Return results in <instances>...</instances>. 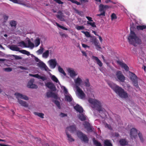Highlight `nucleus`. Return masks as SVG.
I'll list each match as a JSON object with an SVG mask.
<instances>
[{
  "instance_id": "nucleus-1",
  "label": "nucleus",
  "mask_w": 146,
  "mask_h": 146,
  "mask_svg": "<svg viewBox=\"0 0 146 146\" xmlns=\"http://www.w3.org/2000/svg\"><path fill=\"white\" fill-rule=\"evenodd\" d=\"M108 84L109 86L120 97L123 98H126L128 97V94L121 87L112 82H108Z\"/></svg>"
},
{
  "instance_id": "nucleus-2",
  "label": "nucleus",
  "mask_w": 146,
  "mask_h": 146,
  "mask_svg": "<svg viewBox=\"0 0 146 146\" xmlns=\"http://www.w3.org/2000/svg\"><path fill=\"white\" fill-rule=\"evenodd\" d=\"M88 101L91 104V107L93 109H96L102 115L103 117L106 116V111L102 107L100 102L95 99L89 98Z\"/></svg>"
},
{
  "instance_id": "nucleus-3",
  "label": "nucleus",
  "mask_w": 146,
  "mask_h": 146,
  "mask_svg": "<svg viewBox=\"0 0 146 146\" xmlns=\"http://www.w3.org/2000/svg\"><path fill=\"white\" fill-rule=\"evenodd\" d=\"M129 43L135 46V44H141V40L137 36L135 33L133 31H131L130 33L128 38Z\"/></svg>"
},
{
  "instance_id": "nucleus-4",
  "label": "nucleus",
  "mask_w": 146,
  "mask_h": 146,
  "mask_svg": "<svg viewBox=\"0 0 146 146\" xmlns=\"http://www.w3.org/2000/svg\"><path fill=\"white\" fill-rule=\"evenodd\" d=\"M15 95L16 96V98L18 99V102L21 106L26 107H27L28 106V104L26 102L19 99L21 98L27 100H29L28 97L27 96L18 93H15Z\"/></svg>"
},
{
  "instance_id": "nucleus-5",
  "label": "nucleus",
  "mask_w": 146,
  "mask_h": 146,
  "mask_svg": "<svg viewBox=\"0 0 146 146\" xmlns=\"http://www.w3.org/2000/svg\"><path fill=\"white\" fill-rule=\"evenodd\" d=\"M76 135L82 141L86 143H88L89 139L87 135L80 131H78L76 132Z\"/></svg>"
},
{
  "instance_id": "nucleus-6",
  "label": "nucleus",
  "mask_w": 146,
  "mask_h": 146,
  "mask_svg": "<svg viewBox=\"0 0 146 146\" xmlns=\"http://www.w3.org/2000/svg\"><path fill=\"white\" fill-rule=\"evenodd\" d=\"M130 78L132 82L133 85L136 88L139 87L138 84L137 77V76L132 72H130Z\"/></svg>"
},
{
  "instance_id": "nucleus-7",
  "label": "nucleus",
  "mask_w": 146,
  "mask_h": 146,
  "mask_svg": "<svg viewBox=\"0 0 146 146\" xmlns=\"http://www.w3.org/2000/svg\"><path fill=\"white\" fill-rule=\"evenodd\" d=\"M109 8V6L107 5H104L102 4H100L99 6V11L101 12V13L100 14L97 15V16L99 17H100L101 16H105V10Z\"/></svg>"
},
{
  "instance_id": "nucleus-8",
  "label": "nucleus",
  "mask_w": 146,
  "mask_h": 146,
  "mask_svg": "<svg viewBox=\"0 0 146 146\" xmlns=\"http://www.w3.org/2000/svg\"><path fill=\"white\" fill-rule=\"evenodd\" d=\"M91 37L90 41L92 43L94 44L96 49L98 50H100V49H102L98 41L97 40L95 36H91Z\"/></svg>"
},
{
  "instance_id": "nucleus-9",
  "label": "nucleus",
  "mask_w": 146,
  "mask_h": 146,
  "mask_svg": "<svg viewBox=\"0 0 146 146\" xmlns=\"http://www.w3.org/2000/svg\"><path fill=\"white\" fill-rule=\"evenodd\" d=\"M116 76L118 80L120 82H124L125 80V77L122 74L121 71L119 70L117 71L116 73Z\"/></svg>"
},
{
  "instance_id": "nucleus-10",
  "label": "nucleus",
  "mask_w": 146,
  "mask_h": 146,
  "mask_svg": "<svg viewBox=\"0 0 146 146\" xmlns=\"http://www.w3.org/2000/svg\"><path fill=\"white\" fill-rule=\"evenodd\" d=\"M64 96L66 101L70 102L73 100V98L71 95L69 94L67 91V89L64 87Z\"/></svg>"
},
{
  "instance_id": "nucleus-11",
  "label": "nucleus",
  "mask_w": 146,
  "mask_h": 146,
  "mask_svg": "<svg viewBox=\"0 0 146 146\" xmlns=\"http://www.w3.org/2000/svg\"><path fill=\"white\" fill-rule=\"evenodd\" d=\"M138 132L137 130L135 128H132L131 129L130 135L131 138L135 139L137 136Z\"/></svg>"
},
{
  "instance_id": "nucleus-12",
  "label": "nucleus",
  "mask_w": 146,
  "mask_h": 146,
  "mask_svg": "<svg viewBox=\"0 0 146 146\" xmlns=\"http://www.w3.org/2000/svg\"><path fill=\"white\" fill-rule=\"evenodd\" d=\"M48 62L50 67L52 69L55 68L57 64L56 60L55 59H50Z\"/></svg>"
},
{
  "instance_id": "nucleus-13",
  "label": "nucleus",
  "mask_w": 146,
  "mask_h": 146,
  "mask_svg": "<svg viewBox=\"0 0 146 146\" xmlns=\"http://www.w3.org/2000/svg\"><path fill=\"white\" fill-rule=\"evenodd\" d=\"M76 89L80 98L81 99L84 98L85 97V95L82 90L79 87H78V86H76Z\"/></svg>"
},
{
  "instance_id": "nucleus-14",
  "label": "nucleus",
  "mask_w": 146,
  "mask_h": 146,
  "mask_svg": "<svg viewBox=\"0 0 146 146\" xmlns=\"http://www.w3.org/2000/svg\"><path fill=\"white\" fill-rule=\"evenodd\" d=\"M34 81V79L30 80L27 86L28 88H31L36 89L38 88L37 86L33 84Z\"/></svg>"
},
{
  "instance_id": "nucleus-15",
  "label": "nucleus",
  "mask_w": 146,
  "mask_h": 146,
  "mask_svg": "<svg viewBox=\"0 0 146 146\" xmlns=\"http://www.w3.org/2000/svg\"><path fill=\"white\" fill-rule=\"evenodd\" d=\"M117 63L121 66V67L124 68L126 71H128L129 70V68L124 63L123 61L120 60L117 61Z\"/></svg>"
},
{
  "instance_id": "nucleus-16",
  "label": "nucleus",
  "mask_w": 146,
  "mask_h": 146,
  "mask_svg": "<svg viewBox=\"0 0 146 146\" xmlns=\"http://www.w3.org/2000/svg\"><path fill=\"white\" fill-rule=\"evenodd\" d=\"M74 82L75 84L76 88V86H80L82 82V80L79 77H78L76 79L74 80Z\"/></svg>"
},
{
  "instance_id": "nucleus-17",
  "label": "nucleus",
  "mask_w": 146,
  "mask_h": 146,
  "mask_svg": "<svg viewBox=\"0 0 146 146\" xmlns=\"http://www.w3.org/2000/svg\"><path fill=\"white\" fill-rule=\"evenodd\" d=\"M67 70L70 74V76L72 78H74L78 74L76 73L74 71L72 68H68Z\"/></svg>"
},
{
  "instance_id": "nucleus-18",
  "label": "nucleus",
  "mask_w": 146,
  "mask_h": 146,
  "mask_svg": "<svg viewBox=\"0 0 146 146\" xmlns=\"http://www.w3.org/2000/svg\"><path fill=\"white\" fill-rule=\"evenodd\" d=\"M29 75L30 76L35 77L38 79H41L43 81L46 80H47V78L45 76H40L38 74H29Z\"/></svg>"
},
{
  "instance_id": "nucleus-19",
  "label": "nucleus",
  "mask_w": 146,
  "mask_h": 146,
  "mask_svg": "<svg viewBox=\"0 0 146 146\" xmlns=\"http://www.w3.org/2000/svg\"><path fill=\"white\" fill-rule=\"evenodd\" d=\"M66 130L71 133H73L76 131V126L74 125L70 126L66 128Z\"/></svg>"
},
{
  "instance_id": "nucleus-20",
  "label": "nucleus",
  "mask_w": 146,
  "mask_h": 146,
  "mask_svg": "<svg viewBox=\"0 0 146 146\" xmlns=\"http://www.w3.org/2000/svg\"><path fill=\"white\" fill-rule=\"evenodd\" d=\"M46 86L50 89L54 91L56 89V87L52 83L48 82L45 84Z\"/></svg>"
},
{
  "instance_id": "nucleus-21",
  "label": "nucleus",
  "mask_w": 146,
  "mask_h": 146,
  "mask_svg": "<svg viewBox=\"0 0 146 146\" xmlns=\"http://www.w3.org/2000/svg\"><path fill=\"white\" fill-rule=\"evenodd\" d=\"M74 109L77 112L80 113H82L83 112V109L82 107L78 104H77L76 106H74Z\"/></svg>"
},
{
  "instance_id": "nucleus-22",
  "label": "nucleus",
  "mask_w": 146,
  "mask_h": 146,
  "mask_svg": "<svg viewBox=\"0 0 146 146\" xmlns=\"http://www.w3.org/2000/svg\"><path fill=\"white\" fill-rule=\"evenodd\" d=\"M38 65L40 68L43 69L46 71H47L48 69V68L45 64L42 62H39Z\"/></svg>"
},
{
  "instance_id": "nucleus-23",
  "label": "nucleus",
  "mask_w": 146,
  "mask_h": 146,
  "mask_svg": "<svg viewBox=\"0 0 146 146\" xmlns=\"http://www.w3.org/2000/svg\"><path fill=\"white\" fill-rule=\"evenodd\" d=\"M92 58L93 59L95 60L96 61L97 64H98L100 67H101L102 66V63L97 57L92 56Z\"/></svg>"
},
{
  "instance_id": "nucleus-24",
  "label": "nucleus",
  "mask_w": 146,
  "mask_h": 146,
  "mask_svg": "<svg viewBox=\"0 0 146 146\" xmlns=\"http://www.w3.org/2000/svg\"><path fill=\"white\" fill-rule=\"evenodd\" d=\"M56 17L60 20L61 21H64V19L63 18V13L60 11H59L58 12V15H56Z\"/></svg>"
},
{
  "instance_id": "nucleus-25",
  "label": "nucleus",
  "mask_w": 146,
  "mask_h": 146,
  "mask_svg": "<svg viewBox=\"0 0 146 146\" xmlns=\"http://www.w3.org/2000/svg\"><path fill=\"white\" fill-rule=\"evenodd\" d=\"M78 116L79 119L82 121H84L86 119V116L82 113L78 115Z\"/></svg>"
},
{
  "instance_id": "nucleus-26",
  "label": "nucleus",
  "mask_w": 146,
  "mask_h": 146,
  "mask_svg": "<svg viewBox=\"0 0 146 146\" xmlns=\"http://www.w3.org/2000/svg\"><path fill=\"white\" fill-rule=\"evenodd\" d=\"M119 143L121 146H125L128 145V142L126 139H121L119 141Z\"/></svg>"
},
{
  "instance_id": "nucleus-27",
  "label": "nucleus",
  "mask_w": 146,
  "mask_h": 146,
  "mask_svg": "<svg viewBox=\"0 0 146 146\" xmlns=\"http://www.w3.org/2000/svg\"><path fill=\"white\" fill-rule=\"evenodd\" d=\"M40 42V38L39 37H37L34 41V43L36 47L38 46Z\"/></svg>"
},
{
  "instance_id": "nucleus-28",
  "label": "nucleus",
  "mask_w": 146,
  "mask_h": 146,
  "mask_svg": "<svg viewBox=\"0 0 146 146\" xmlns=\"http://www.w3.org/2000/svg\"><path fill=\"white\" fill-rule=\"evenodd\" d=\"M10 49L19 52L20 50L19 48L16 45H12L10 47Z\"/></svg>"
},
{
  "instance_id": "nucleus-29",
  "label": "nucleus",
  "mask_w": 146,
  "mask_h": 146,
  "mask_svg": "<svg viewBox=\"0 0 146 146\" xmlns=\"http://www.w3.org/2000/svg\"><path fill=\"white\" fill-rule=\"evenodd\" d=\"M50 52L49 50H46L42 53V56L45 58H47L49 56Z\"/></svg>"
},
{
  "instance_id": "nucleus-30",
  "label": "nucleus",
  "mask_w": 146,
  "mask_h": 146,
  "mask_svg": "<svg viewBox=\"0 0 146 146\" xmlns=\"http://www.w3.org/2000/svg\"><path fill=\"white\" fill-rule=\"evenodd\" d=\"M9 24L11 27L15 29L17 24V22L16 21L12 20L10 21Z\"/></svg>"
},
{
  "instance_id": "nucleus-31",
  "label": "nucleus",
  "mask_w": 146,
  "mask_h": 146,
  "mask_svg": "<svg viewBox=\"0 0 146 146\" xmlns=\"http://www.w3.org/2000/svg\"><path fill=\"white\" fill-rule=\"evenodd\" d=\"M104 146H112V144L109 140L106 139L104 141Z\"/></svg>"
},
{
  "instance_id": "nucleus-32",
  "label": "nucleus",
  "mask_w": 146,
  "mask_h": 146,
  "mask_svg": "<svg viewBox=\"0 0 146 146\" xmlns=\"http://www.w3.org/2000/svg\"><path fill=\"white\" fill-rule=\"evenodd\" d=\"M18 46L21 47H27L28 46L23 41L18 43Z\"/></svg>"
},
{
  "instance_id": "nucleus-33",
  "label": "nucleus",
  "mask_w": 146,
  "mask_h": 146,
  "mask_svg": "<svg viewBox=\"0 0 146 146\" xmlns=\"http://www.w3.org/2000/svg\"><path fill=\"white\" fill-rule=\"evenodd\" d=\"M66 133L68 141L70 142L74 141V139L72 137V136L68 133L67 132H66Z\"/></svg>"
},
{
  "instance_id": "nucleus-34",
  "label": "nucleus",
  "mask_w": 146,
  "mask_h": 146,
  "mask_svg": "<svg viewBox=\"0 0 146 146\" xmlns=\"http://www.w3.org/2000/svg\"><path fill=\"white\" fill-rule=\"evenodd\" d=\"M92 140L94 144L96 146H102L101 143L96 140L95 138H94Z\"/></svg>"
},
{
  "instance_id": "nucleus-35",
  "label": "nucleus",
  "mask_w": 146,
  "mask_h": 146,
  "mask_svg": "<svg viewBox=\"0 0 146 146\" xmlns=\"http://www.w3.org/2000/svg\"><path fill=\"white\" fill-rule=\"evenodd\" d=\"M136 28L138 30H143L144 29H146V26L145 25H138L137 26Z\"/></svg>"
},
{
  "instance_id": "nucleus-36",
  "label": "nucleus",
  "mask_w": 146,
  "mask_h": 146,
  "mask_svg": "<svg viewBox=\"0 0 146 146\" xmlns=\"http://www.w3.org/2000/svg\"><path fill=\"white\" fill-rule=\"evenodd\" d=\"M19 52L23 54L27 55L28 56H29L30 55V52L25 50H20Z\"/></svg>"
},
{
  "instance_id": "nucleus-37",
  "label": "nucleus",
  "mask_w": 146,
  "mask_h": 146,
  "mask_svg": "<svg viewBox=\"0 0 146 146\" xmlns=\"http://www.w3.org/2000/svg\"><path fill=\"white\" fill-rule=\"evenodd\" d=\"M44 50V48L40 46V48L38 49L36 52L38 55L41 54L43 53Z\"/></svg>"
},
{
  "instance_id": "nucleus-38",
  "label": "nucleus",
  "mask_w": 146,
  "mask_h": 146,
  "mask_svg": "<svg viewBox=\"0 0 146 146\" xmlns=\"http://www.w3.org/2000/svg\"><path fill=\"white\" fill-rule=\"evenodd\" d=\"M34 113L35 115L39 116L41 118H44V114L42 113L35 112Z\"/></svg>"
},
{
  "instance_id": "nucleus-39",
  "label": "nucleus",
  "mask_w": 146,
  "mask_h": 146,
  "mask_svg": "<svg viewBox=\"0 0 146 146\" xmlns=\"http://www.w3.org/2000/svg\"><path fill=\"white\" fill-rule=\"evenodd\" d=\"M74 10L75 11L76 13L78 14L79 15L82 16L83 15V12L82 11H79L78 10L76 9L75 8H73Z\"/></svg>"
},
{
  "instance_id": "nucleus-40",
  "label": "nucleus",
  "mask_w": 146,
  "mask_h": 146,
  "mask_svg": "<svg viewBox=\"0 0 146 146\" xmlns=\"http://www.w3.org/2000/svg\"><path fill=\"white\" fill-rule=\"evenodd\" d=\"M27 41L28 42V44L29 45V46H28V47H34V44L30 41V40L29 38L27 40Z\"/></svg>"
},
{
  "instance_id": "nucleus-41",
  "label": "nucleus",
  "mask_w": 146,
  "mask_h": 146,
  "mask_svg": "<svg viewBox=\"0 0 146 146\" xmlns=\"http://www.w3.org/2000/svg\"><path fill=\"white\" fill-rule=\"evenodd\" d=\"M52 102L56 104L59 109H60L61 108L60 106V103L57 100H53Z\"/></svg>"
},
{
  "instance_id": "nucleus-42",
  "label": "nucleus",
  "mask_w": 146,
  "mask_h": 146,
  "mask_svg": "<svg viewBox=\"0 0 146 146\" xmlns=\"http://www.w3.org/2000/svg\"><path fill=\"white\" fill-rule=\"evenodd\" d=\"M51 79L56 83H58L59 81L57 78L54 75H52L51 77Z\"/></svg>"
},
{
  "instance_id": "nucleus-43",
  "label": "nucleus",
  "mask_w": 146,
  "mask_h": 146,
  "mask_svg": "<svg viewBox=\"0 0 146 146\" xmlns=\"http://www.w3.org/2000/svg\"><path fill=\"white\" fill-rule=\"evenodd\" d=\"M81 32L83 34H84L85 35L88 37H91V36L90 35V33L88 31H82Z\"/></svg>"
},
{
  "instance_id": "nucleus-44",
  "label": "nucleus",
  "mask_w": 146,
  "mask_h": 146,
  "mask_svg": "<svg viewBox=\"0 0 146 146\" xmlns=\"http://www.w3.org/2000/svg\"><path fill=\"white\" fill-rule=\"evenodd\" d=\"M85 86L86 87H89L90 86V84L88 79H86L84 82Z\"/></svg>"
},
{
  "instance_id": "nucleus-45",
  "label": "nucleus",
  "mask_w": 146,
  "mask_h": 146,
  "mask_svg": "<svg viewBox=\"0 0 146 146\" xmlns=\"http://www.w3.org/2000/svg\"><path fill=\"white\" fill-rule=\"evenodd\" d=\"M87 23L88 24L90 25L92 27H96V25L95 23L94 22H93V23H91V22H89L88 21H87Z\"/></svg>"
},
{
  "instance_id": "nucleus-46",
  "label": "nucleus",
  "mask_w": 146,
  "mask_h": 146,
  "mask_svg": "<svg viewBox=\"0 0 146 146\" xmlns=\"http://www.w3.org/2000/svg\"><path fill=\"white\" fill-rule=\"evenodd\" d=\"M83 125H84L85 128H87L91 125L89 123L86 121H85L83 123Z\"/></svg>"
},
{
  "instance_id": "nucleus-47",
  "label": "nucleus",
  "mask_w": 146,
  "mask_h": 146,
  "mask_svg": "<svg viewBox=\"0 0 146 146\" xmlns=\"http://www.w3.org/2000/svg\"><path fill=\"white\" fill-rule=\"evenodd\" d=\"M76 28L78 30H84L85 29V27L83 26H77L76 27Z\"/></svg>"
},
{
  "instance_id": "nucleus-48",
  "label": "nucleus",
  "mask_w": 146,
  "mask_h": 146,
  "mask_svg": "<svg viewBox=\"0 0 146 146\" xmlns=\"http://www.w3.org/2000/svg\"><path fill=\"white\" fill-rule=\"evenodd\" d=\"M54 24V25H56L58 28L61 29H62L64 30V27L60 25L58 23L55 22Z\"/></svg>"
},
{
  "instance_id": "nucleus-49",
  "label": "nucleus",
  "mask_w": 146,
  "mask_h": 146,
  "mask_svg": "<svg viewBox=\"0 0 146 146\" xmlns=\"http://www.w3.org/2000/svg\"><path fill=\"white\" fill-rule=\"evenodd\" d=\"M85 129H86L89 132H92L93 131L92 129V126L90 125L87 128H86Z\"/></svg>"
},
{
  "instance_id": "nucleus-50",
  "label": "nucleus",
  "mask_w": 146,
  "mask_h": 146,
  "mask_svg": "<svg viewBox=\"0 0 146 146\" xmlns=\"http://www.w3.org/2000/svg\"><path fill=\"white\" fill-rule=\"evenodd\" d=\"M53 93L52 92H48L46 93V96L48 98L52 97Z\"/></svg>"
},
{
  "instance_id": "nucleus-51",
  "label": "nucleus",
  "mask_w": 146,
  "mask_h": 146,
  "mask_svg": "<svg viewBox=\"0 0 146 146\" xmlns=\"http://www.w3.org/2000/svg\"><path fill=\"white\" fill-rule=\"evenodd\" d=\"M139 137L141 141L143 142V138L142 135L141 133L140 132L138 133Z\"/></svg>"
},
{
  "instance_id": "nucleus-52",
  "label": "nucleus",
  "mask_w": 146,
  "mask_h": 146,
  "mask_svg": "<svg viewBox=\"0 0 146 146\" xmlns=\"http://www.w3.org/2000/svg\"><path fill=\"white\" fill-rule=\"evenodd\" d=\"M111 20H113L114 19H116L117 18V16L116 15L114 14V13H112L111 15Z\"/></svg>"
},
{
  "instance_id": "nucleus-53",
  "label": "nucleus",
  "mask_w": 146,
  "mask_h": 146,
  "mask_svg": "<svg viewBox=\"0 0 146 146\" xmlns=\"http://www.w3.org/2000/svg\"><path fill=\"white\" fill-rule=\"evenodd\" d=\"M58 70L60 72L64 74V70L60 66L58 67Z\"/></svg>"
},
{
  "instance_id": "nucleus-54",
  "label": "nucleus",
  "mask_w": 146,
  "mask_h": 146,
  "mask_svg": "<svg viewBox=\"0 0 146 146\" xmlns=\"http://www.w3.org/2000/svg\"><path fill=\"white\" fill-rule=\"evenodd\" d=\"M12 56L14 57L16 60H19L21 59V57L20 56L16 55H12Z\"/></svg>"
},
{
  "instance_id": "nucleus-55",
  "label": "nucleus",
  "mask_w": 146,
  "mask_h": 146,
  "mask_svg": "<svg viewBox=\"0 0 146 146\" xmlns=\"http://www.w3.org/2000/svg\"><path fill=\"white\" fill-rule=\"evenodd\" d=\"M4 70L6 72H11L12 71V69L11 68H4Z\"/></svg>"
},
{
  "instance_id": "nucleus-56",
  "label": "nucleus",
  "mask_w": 146,
  "mask_h": 146,
  "mask_svg": "<svg viewBox=\"0 0 146 146\" xmlns=\"http://www.w3.org/2000/svg\"><path fill=\"white\" fill-rule=\"evenodd\" d=\"M3 17L4 19V21L5 22L7 21L8 18V17L5 15H4Z\"/></svg>"
},
{
  "instance_id": "nucleus-57",
  "label": "nucleus",
  "mask_w": 146,
  "mask_h": 146,
  "mask_svg": "<svg viewBox=\"0 0 146 146\" xmlns=\"http://www.w3.org/2000/svg\"><path fill=\"white\" fill-rule=\"evenodd\" d=\"M86 18L90 22L93 21V20H92V17L89 16H86Z\"/></svg>"
},
{
  "instance_id": "nucleus-58",
  "label": "nucleus",
  "mask_w": 146,
  "mask_h": 146,
  "mask_svg": "<svg viewBox=\"0 0 146 146\" xmlns=\"http://www.w3.org/2000/svg\"><path fill=\"white\" fill-rule=\"evenodd\" d=\"M52 97L53 98L55 99H57V98L58 97L57 95L55 93H53L52 95Z\"/></svg>"
},
{
  "instance_id": "nucleus-59",
  "label": "nucleus",
  "mask_w": 146,
  "mask_h": 146,
  "mask_svg": "<svg viewBox=\"0 0 146 146\" xmlns=\"http://www.w3.org/2000/svg\"><path fill=\"white\" fill-rule=\"evenodd\" d=\"M56 3L59 4H62L63 3L60 0H54Z\"/></svg>"
},
{
  "instance_id": "nucleus-60",
  "label": "nucleus",
  "mask_w": 146,
  "mask_h": 146,
  "mask_svg": "<svg viewBox=\"0 0 146 146\" xmlns=\"http://www.w3.org/2000/svg\"><path fill=\"white\" fill-rule=\"evenodd\" d=\"M82 47L84 48H86V47H88V48L89 47V46H88L87 45L84 44H82Z\"/></svg>"
},
{
  "instance_id": "nucleus-61",
  "label": "nucleus",
  "mask_w": 146,
  "mask_h": 146,
  "mask_svg": "<svg viewBox=\"0 0 146 146\" xmlns=\"http://www.w3.org/2000/svg\"><path fill=\"white\" fill-rule=\"evenodd\" d=\"M81 52L82 54L83 55L85 56L86 57H87V55L86 54L85 52L84 51H82Z\"/></svg>"
},
{
  "instance_id": "nucleus-62",
  "label": "nucleus",
  "mask_w": 146,
  "mask_h": 146,
  "mask_svg": "<svg viewBox=\"0 0 146 146\" xmlns=\"http://www.w3.org/2000/svg\"><path fill=\"white\" fill-rule=\"evenodd\" d=\"M98 36L99 37V40H100V42L101 43H102V41H103V39H102V37L100 36L99 35H98Z\"/></svg>"
},
{
  "instance_id": "nucleus-63",
  "label": "nucleus",
  "mask_w": 146,
  "mask_h": 146,
  "mask_svg": "<svg viewBox=\"0 0 146 146\" xmlns=\"http://www.w3.org/2000/svg\"><path fill=\"white\" fill-rule=\"evenodd\" d=\"M19 68H21V69H22V70H27V68H25V67H24L23 66H20L19 67Z\"/></svg>"
},
{
  "instance_id": "nucleus-64",
  "label": "nucleus",
  "mask_w": 146,
  "mask_h": 146,
  "mask_svg": "<svg viewBox=\"0 0 146 146\" xmlns=\"http://www.w3.org/2000/svg\"><path fill=\"white\" fill-rule=\"evenodd\" d=\"M81 2L84 3H87L88 2V0H81Z\"/></svg>"
}]
</instances>
